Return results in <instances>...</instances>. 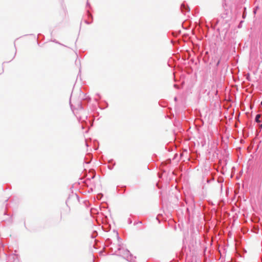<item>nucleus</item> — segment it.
<instances>
[{
	"label": "nucleus",
	"instance_id": "nucleus-1",
	"mask_svg": "<svg viewBox=\"0 0 262 262\" xmlns=\"http://www.w3.org/2000/svg\"><path fill=\"white\" fill-rule=\"evenodd\" d=\"M260 117V114H257L256 116V117H255V121H256V122H260V121L259 120Z\"/></svg>",
	"mask_w": 262,
	"mask_h": 262
},
{
	"label": "nucleus",
	"instance_id": "nucleus-2",
	"mask_svg": "<svg viewBox=\"0 0 262 262\" xmlns=\"http://www.w3.org/2000/svg\"><path fill=\"white\" fill-rule=\"evenodd\" d=\"M261 105H262V101L261 102Z\"/></svg>",
	"mask_w": 262,
	"mask_h": 262
}]
</instances>
